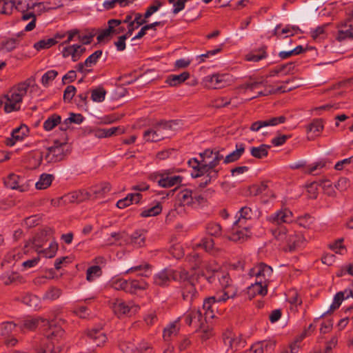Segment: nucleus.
I'll return each instance as SVG.
<instances>
[{
  "mask_svg": "<svg viewBox=\"0 0 353 353\" xmlns=\"http://www.w3.org/2000/svg\"><path fill=\"white\" fill-rule=\"evenodd\" d=\"M106 94L105 90L99 86L91 91V99L94 102L100 103L104 101Z\"/></svg>",
  "mask_w": 353,
  "mask_h": 353,
  "instance_id": "obj_45",
  "label": "nucleus"
},
{
  "mask_svg": "<svg viewBox=\"0 0 353 353\" xmlns=\"http://www.w3.org/2000/svg\"><path fill=\"white\" fill-rule=\"evenodd\" d=\"M28 132V128L25 125H21L14 129L12 132L11 137L6 139V145L10 147L13 146L17 141L23 140V138L27 136Z\"/></svg>",
  "mask_w": 353,
  "mask_h": 353,
  "instance_id": "obj_20",
  "label": "nucleus"
},
{
  "mask_svg": "<svg viewBox=\"0 0 353 353\" xmlns=\"http://www.w3.org/2000/svg\"><path fill=\"white\" fill-rule=\"evenodd\" d=\"M162 3L159 0H155L153 5L149 6L146 10L144 16L145 19H148L150 16H152L155 12L159 10V9L161 7Z\"/></svg>",
  "mask_w": 353,
  "mask_h": 353,
  "instance_id": "obj_62",
  "label": "nucleus"
},
{
  "mask_svg": "<svg viewBox=\"0 0 353 353\" xmlns=\"http://www.w3.org/2000/svg\"><path fill=\"white\" fill-rule=\"evenodd\" d=\"M77 89L73 85H68L63 92L64 101L70 102L76 94Z\"/></svg>",
  "mask_w": 353,
  "mask_h": 353,
  "instance_id": "obj_63",
  "label": "nucleus"
},
{
  "mask_svg": "<svg viewBox=\"0 0 353 353\" xmlns=\"http://www.w3.org/2000/svg\"><path fill=\"white\" fill-rule=\"evenodd\" d=\"M60 351V347H55L52 341L48 344L43 341L41 345L38 348L37 353H58Z\"/></svg>",
  "mask_w": 353,
  "mask_h": 353,
  "instance_id": "obj_47",
  "label": "nucleus"
},
{
  "mask_svg": "<svg viewBox=\"0 0 353 353\" xmlns=\"http://www.w3.org/2000/svg\"><path fill=\"white\" fill-rule=\"evenodd\" d=\"M37 87L34 77H30L14 85L8 94L3 95V98L7 100L4 105V111L10 113L20 110L23 98L27 94L28 90H34Z\"/></svg>",
  "mask_w": 353,
  "mask_h": 353,
  "instance_id": "obj_1",
  "label": "nucleus"
},
{
  "mask_svg": "<svg viewBox=\"0 0 353 353\" xmlns=\"http://www.w3.org/2000/svg\"><path fill=\"white\" fill-rule=\"evenodd\" d=\"M85 52V47L81 45L74 44L63 47L62 55L64 58L71 57L73 61H77Z\"/></svg>",
  "mask_w": 353,
  "mask_h": 353,
  "instance_id": "obj_19",
  "label": "nucleus"
},
{
  "mask_svg": "<svg viewBox=\"0 0 353 353\" xmlns=\"http://www.w3.org/2000/svg\"><path fill=\"white\" fill-rule=\"evenodd\" d=\"M41 323L44 325L45 323H48V321L39 316H28L23 321L22 328L28 330H34Z\"/></svg>",
  "mask_w": 353,
  "mask_h": 353,
  "instance_id": "obj_30",
  "label": "nucleus"
},
{
  "mask_svg": "<svg viewBox=\"0 0 353 353\" xmlns=\"http://www.w3.org/2000/svg\"><path fill=\"white\" fill-rule=\"evenodd\" d=\"M16 325L12 322H6L1 325V334L4 337V343L8 346H14L17 339L14 337Z\"/></svg>",
  "mask_w": 353,
  "mask_h": 353,
  "instance_id": "obj_12",
  "label": "nucleus"
},
{
  "mask_svg": "<svg viewBox=\"0 0 353 353\" xmlns=\"http://www.w3.org/2000/svg\"><path fill=\"white\" fill-rule=\"evenodd\" d=\"M346 39H353V19L341 24L338 31V39L339 41Z\"/></svg>",
  "mask_w": 353,
  "mask_h": 353,
  "instance_id": "obj_26",
  "label": "nucleus"
},
{
  "mask_svg": "<svg viewBox=\"0 0 353 353\" xmlns=\"http://www.w3.org/2000/svg\"><path fill=\"white\" fill-rule=\"evenodd\" d=\"M21 179H22L19 175L10 174L4 180V184L8 188L18 190L20 192H25L26 187L23 185H20Z\"/></svg>",
  "mask_w": 353,
  "mask_h": 353,
  "instance_id": "obj_25",
  "label": "nucleus"
},
{
  "mask_svg": "<svg viewBox=\"0 0 353 353\" xmlns=\"http://www.w3.org/2000/svg\"><path fill=\"white\" fill-rule=\"evenodd\" d=\"M294 68V63L290 62L286 64H283L277 66L274 70L270 72L269 77H274L279 73L287 74L293 70Z\"/></svg>",
  "mask_w": 353,
  "mask_h": 353,
  "instance_id": "obj_42",
  "label": "nucleus"
},
{
  "mask_svg": "<svg viewBox=\"0 0 353 353\" xmlns=\"http://www.w3.org/2000/svg\"><path fill=\"white\" fill-rule=\"evenodd\" d=\"M58 75V72L54 70L47 71L41 77V83L44 87H48Z\"/></svg>",
  "mask_w": 353,
  "mask_h": 353,
  "instance_id": "obj_52",
  "label": "nucleus"
},
{
  "mask_svg": "<svg viewBox=\"0 0 353 353\" xmlns=\"http://www.w3.org/2000/svg\"><path fill=\"white\" fill-rule=\"evenodd\" d=\"M267 288L268 283L256 280L254 283H252L248 288V293L264 296L268 292Z\"/></svg>",
  "mask_w": 353,
  "mask_h": 353,
  "instance_id": "obj_34",
  "label": "nucleus"
},
{
  "mask_svg": "<svg viewBox=\"0 0 353 353\" xmlns=\"http://www.w3.org/2000/svg\"><path fill=\"white\" fill-rule=\"evenodd\" d=\"M244 151H245V146H244L243 143H240L239 145H236V149L234 151H233L229 154H226V152H225V156L223 159V163L225 164H228V163H232V162L237 161L241 157V156L243 154Z\"/></svg>",
  "mask_w": 353,
  "mask_h": 353,
  "instance_id": "obj_31",
  "label": "nucleus"
},
{
  "mask_svg": "<svg viewBox=\"0 0 353 353\" xmlns=\"http://www.w3.org/2000/svg\"><path fill=\"white\" fill-rule=\"evenodd\" d=\"M176 123L174 121H161L157 123L151 129L145 130L143 138L146 141L157 142L172 135L175 130Z\"/></svg>",
  "mask_w": 353,
  "mask_h": 353,
  "instance_id": "obj_4",
  "label": "nucleus"
},
{
  "mask_svg": "<svg viewBox=\"0 0 353 353\" xmlns=\"http://www.w3.org/2000/svg\"><path fill=\"white\" fill-rule=\"evenodd\" d=\"M119 349L123 353H133L136 346L130 342L123 341L119 345Z\"/></svg>",
  "mask_w": 353,
  "mask_h": 353,
  "instance_id": "obj_64",
  "label": "nucleus"
},
{
  "mask_svg": "<svg viewBox=\"0 0 353 353\" xmlns=\"http://www.w3.org/2000/svg\"><path fill=\"white\" fill-rule=\"evenodd\" d=\"M110 304L114 314L119 317L126 314L131 315L139 309V307L132 302L125 303L119 299H112Z\"/></svg>",
  "mask_w": 353,
  "mask_h": 353,
  "instance_id": "obj_5",
  "label": "nucleus"
},
{
  "mask_svg": "<svg viewBox=\"0 0 353 353\" xmlns=\"http://www.w3.org/2000/svg\"><path fill=\"white\" fill-rule=\"evenodd\" d=\"M224 343H229L230 348L233 351L236 352L239 349L243 347L245 345V341L241 336L231 337L228 336L224 339Z\"/></svg>",
  "mask_w": 353,
  "mask_h": 353,
  "instance_id": "obj_33",
  "label": "nucleus"
},
{
  "mask_svg": "<svg viewBox=\"0 0 353 353\" xmlns=\"http://www.w3.org/2000/svg\"><path fill=\"white\" fill-rule=\"evenodd\" d=\"M190 78L188 72H183L180 74H170L166 78L165 83L170 86H177Z\"/></svg>",
  "mask_w": 353,
  "mask_h": 353,
  "instance_id": "obj_32",
  "label": "nucleus"
},
{
  "mask_svg": "<svg viewBox=\"0 0 353 353\" xmlns=\"http://www.w3.org/2000/svg\"><path fill=\"white\" fill-rule=\"evenodd\" d=\"M225 156V148L215 147L214 148L205 149L199 153L200 159L203 162L201 172H210L211 177H218L219 169L217 166L223 161Z\"/></svg>",
  "mask_w": 353,
  "mask_h": 353,
  "instance_id": "obj_3",
  "label": "nucleus"
},
{
  "mask_svg": "<svg viewBox=\"0 0 353 353\" xmlns=\"http://www.w3.org/2000/svg\"><path fill=\"white\" fill-rule=\"evenodd\" d=\"M128 280L123 279H116L111 281V287L117 290H123L125 292L127 288Z\"/></svg>",
  "mask_w": 353,
  "mask_h": 353,
  "instance_id": "obj_58",
  "label": "nucleus"
},
{
  "mask_svg": "<svg viewBox=\"0 0 353 353\" xmlns=\"http://www.w3.org/2000/svg\"><path fill=\"white\" fill-rule=\"evenodd\" d=\"M170 170L161 171L158 175L160 179L157 181L158 185L164 188H170L174 185H180L183 181V177L179 175H172Z\"/></svg>",
  "mask_w": 353,
  "mask_h": 353,
  "instance_id": "obj_9",
  "label": "nucleus"
},
{
  "mask_svg": "<svg viewBox=\"0 0 353 353\" xmlns=\"http://www.w3.org/2000/svg\"><path fill=\"white\" fill-rule=\"evenodd\" d=\"M267 57L266 47H261L257 52H252L246 55L248 61L258 62Z\"/></svg>",
  "mask_w": 353,
  "mask_h": 353,
  "instance_id": "obj_41",
  "label": "nucleus"
},
{
  "mask_svg": "<svg viewBox=\"0 0 353 353\" xmlns=\"http://www.w3.org/2000/svg\"><path fill=\"white\" fill-rule=\"evenodd\" d=\"M286 121V117L284 116H279L271 117L265 120H259L254 122L250 129L253 132H258L263 127L276 126L279 124L283 123Z\"/></svg>",
  "mask_w": 353,
  "mask_h": 353,
  "instance_id": "obj_15",
  "label": "nucleus"
},
{
  "mask_svg": "<svg viewBox=\"0 0 353 353\" xmlns=\"http://www.w3.org/2000/svg\"><path fill=\"white\" fill-rule=\"evenodd\" d=\"M21 19L23 21L30 20V22L26 25L24 30L26 32L32 31L36 26L37 16L34 13V10H27L24 12H21Z\"/></svg>",
  "mask_w": 353,
  "mask_h": 353,
  "instance_id": "obj_35",
  "label": "nucleus"
},
{
  "mask_svg": "<svg viewBox=\"0 0 353 353\" xmlns=\"http://www.w3.org/2000/svg\"><path fill=\"white\" fill-rule=\"evenodd\" d=\"M107 341L105 332L99 329L88 330L86 334V342L89 344H94L99 347L103 345Z\"/></svg>",
  "mask_w": 353,
  "mask_h": 353,
  "instance_id": "obj_18",
  "label": "nucleus"
},
{
  "mask_svg": "<svg viewBox=\"0 0 353 353\" xmlns=\"http://www.w3.org/2000/svg\"><path fill=\"white\" fill-rule=\"evenodd\" d=\"M185 323L191 325L194 324L196 326H200L201 323L203 322V316L200 310H196L194 308L189 310L183 315Z\"/></svg>",
  "mask_w": 353,
  "mask_h": 353,
  "instance_id": "obj_22",
  "label": "nucleus"
},
{
  "mask_svg": "<svg viewBox=\"0 0 353 353\" xmlns=\"http://www.w3.org/2000/svg\"><path fill=\"white\" fill-rule=\"evenodd\" d=\"M184 281L181 285V294L183 299L190 304L198 296V292L195 287L194 279H188V274L184 273Z\"/></svg>",
  "mask_w": 353,
  "mask_h": 353,
  "instance_id": "obj_7",
  "label": "nucleus"
},
{
  "mask_svg": "<svg viewBox=\"0 0 353 353\" xmlns=\"http://www.w3.org/2000/svg\"><path fill=\"white\" fill-rule=\"evenodd\" d=\"M216 303H221L220 296L216 294L214 296L205 299L203 301V309L205 310V319L213 318L214 314L212 306Z\"/></svg>",
  "mask_w": 353,
  "mask_h": 353,
  "instance_id": "obj_27",
  "label": "nucleus"
},
{
  "mask_svg": "<svg viewBox=\"0 0 353 353\" xmlns=\"http://www.w3.org/2000/svg\"><path fill=\"white\" fill-rule=\"evenodd\" d=\"M227 74H212L206 77L204 80L206 87L212 89H220L226 86L230 82V79H226Z\"/></svg>",
  "mask_w": 353,
  "mask_h": 353,
  "instance_id": "obj_14",
  "label": "nucleus"
},
{
  "mask_svg": "<svg viewBox=\"0 0 353 353\" xmlns=\"http://www.w3.org/2000/svg\"><path fill=\"white\" fill-rule=\"evenodd\" d=\"M102 50H98L93 52L92 54H90L84 61V65H86V67H92L94 65L99 59L102 55Z\"/></svg>",
  "mask_w": 353,
  "mask_h": 353,
  "instance_id": "obj_54",
  "label": "nucleus"
},
{
  "mask_svg": "<svg viewBox=\"0 0 353 353\" xmlns=\"http://www.w3.org/2000/svg\"><path fill=\"white\" fill-rule=\"evenodd\" d=\"M175 279V271L170 268H165L154 275L153 283L159 287H167Z\"/></svg>",
  "mask_w": 353,
  "mask_h": 353,
  "instance_id": "obj_11",
  "label": "nucleus"
},
{
  "mask_svg": "<svg viewBox=\"0 0 353 353\" xmlns=\"http://www.w3.org/2000/svg\"><path fill=\"white\" fill-rule=\"evenodd\" d=\"M254 212L251 208L248 206L242 207L236 213V220L234 222V227L245 225L247 220L252 218Z\"/></svg>",
  "mask_w": 353,
  "mask_h": 353,
  "instance_id": "obj_23",
  "label": "nucleus"
},
{
  "mask_svg": "<svg viewBox=\"0 0 353 353\" xmlns=\"http://www.w3.org/2000/svg\"><path fill=\"white\" fill-rule=\"evenodd\" d=\"M54 178V176L52 174L46 173L42 174L39 177V181L35 184L36 188L37 190L46 189L51 185Z\"/></svg>",
  "mask_w": 353,
  "mask_h": 353,
  "instance_id": "obj_36",
  "label": "nucleus"
},
{
  "mask_svg": "<svg viewBox=\"0 0 353 353\" xmlns=\"http://www.w3.org/2000/svg\"><path fill=\"white\" fill-rule=\"evenodd\" d=\"M303 236L295 232H288V238L285 246L283 249L285 251L292 252L294 251L297 248L300 247L303 243Z\"/></svg>",
  "mask_w": 353,
  "mask_h": 353,
  "instance_id": "obj_21",
  "label": "nucleus"
},
{
  "mask_svg": "<svg viewBox=\"0 0 353 353\" xmlns=\"http://www.w3.org/2000/svg\"><path fill=\"white\" fill-rule=\"evenodd\" d=\"M61 117L57 114L50 116L43 123V129L46 131H50L58 124L61 123Z\"/></svg>",
  "mask_w": 353,
  "mask_h": 353,
  "instance_id": "obj_39",
  "label": "nucleus"
},
{
  "mask_svg": "<svg viewBox=\"0 0 353 353\" xmlns=\"http://www.w3.org/2000/svg\"><path fill=\"white\" fill-rule=\"evenodd\" d=\"M14 9H15L14 0H0V13L9 15L12 13Z\"/></svg>",
  "mask_w": 353,
  "mask_h": 353,
  "instance_id": "obj_48",
  "label": "nucleus"
},
{
  "mask_svg": "<svg viewBox=\"0 0 353 353\" xmlns=\"http://www.w3.org/2000/svg\"><path fill=\"white\" fill-rule=\"evenodd\" d=\"M196 331L197 332L201 333V338L203 340L208 339L212 335L210 328L208 326L205 325L204 323H201L200 326L199 327V328L196 329Z\"/></svg>",
  "mask_w": 353,
  "mask_h": 353,
  "instance_id": "obj_59",
  "label": "nucleus"
},
{
  "mask_svg": "<svg viewBox=\"0 0 353 353\" xmlns=\"http://www.w3.org/2000/svg\"><path fill=\"white\" fill-rule=\"evenodd\" d=\"M161 210L162 207L159 203H158L153 207L143 210L140 215L142 217L154 216L159 214Z\"/></svg>",
  "mask_w": 353,
  "mask_h": 353,
  "instance_id": "obj_51",
  "label": "nucleus"
},
{
  "mask_svg": "<svg viewBox=\"0 0 353 353\" xmlns=\"http://www.w3.org/2000/svg\"><path fill=\"white\" fill-rule=\"evenodd\" d=\"M72 148L69 144L65 142L61 143L56 140L53 145L46 148V152H41L38 155L33 157L36 161L34 168H38L43 159L48 163L61 161L70 154Z\"/></svg>",
  "mask_w": 353,
  "mask_h": 353,
  "instance_id": "obj_2",
  "label": "nucleus"
},
{
  "mask_svg": "<svg viewBox=\"0 0 353 353\" xmlns=\"http://www.w3.org/2000/svg\"><path fill=\"white\" fill-rule=\"evenodd\" d=\"M343 300H344V294L342 293V292H339L336 293L334 297L333 303L330 305V309L326 312H325L321 316V317L325 316L327 314H329V313L333 312L334 310H336L337 308H339Z\"/></svg>",
  "mask_w": 353,
  "mask_h": 353,
  "instance_id": "obj_49",
  "label": "nucleus"
},
{
  "mask_svg": "<svg viewBox=\"0 0 353 353\" xmlns=\"http://www.w3.org/2000/svg\"><path fill=\"white\" fill-rule=\"evenodd\" d=\"M292 216L293 214L290 210L284 208L268 216L266 220L272 224L280 225L292 222Z\"/></svg>",
  "mask_w": 353,
  "mask_h": 353,
  "instance_id": "obj_13",
  "label": "nucleus"
},
{
  "mask_svg": "<svg viewBox=\"0 0 353 353\" xmlns=\"http://www.w3.org/2000/svg\"><path fill=\"white\" fill-rule=\"evenodd\" d=\"M272 272L273 270L270 265L261 263L250 270L249 275L250 276H255L256 281H259V282H265L268 283L271 278Z\"/></svg>",
  "mask_w": 353,
  "mask_h": 353,
  "instance_id": "obj_8",
  "label": "nucleus"
},
{
  "mask_svg": "<svg viewBox=\"0 0 353 353\" xmlns=\"http://www.w3.org/2000/svg\"><path fill=\"white\" fill-rule=\"evenodd\" d=\"M206 232L214 237H219L222 234V228L220 224L214 222H210L206 225Z\"/></svg>",
  "mask_w": 353,
  "mask_h": 353,
  "instance_id": "obj_43",
  "label": "nucleus"
},
{
  "mask_svg": "<svg viewBox=\"0 0 353 353\" xmlns=\"http://www.w3.org/2000/svg\"><path fill=\"white\" fill-rule=\"evenodd\" d=\"M319 185L322 187V188L324 190V191L328 196H334L335 195V191L332 186V183L330 180H328V179L321 180L319 183Z\"/></svg>",
  "mask_w": 353,
  "mask_h": 353,
  "instance_id": "obj_57",
  "label": "nucleus"
},
{
  "mask_svg": "<svg viewBox=\"0 0 353 353\" xmlns=\"http://www.w3.org/2000/svg\"><path fill=\"white\" fill-rule=\"evenodd\" d=\"M270 145L266 144H261L259 147H252L250 148V153L252 157L256 159H263L268 156V149Z\"/></svg>",
  "mask_w": 353,
  "mask_h": 353,
  "instance_id": "obj_38",
  "label": "nucleus"
},
{
  "mask_svg": "<svg viewBox=\"0 0 353 353\" xmlns=\"http://www.w3.org/2000/svg\"><path fill=\"white\" fill-rule=\"evenodd\" d=\"M272 234L277 241L281 243V245H283V247L285 246L288 238V233L285 228H280L274 230H272Z\"/></svg>",
  "mask_w": 353,
  "mask_h": 353,
  "instance_id": "obj_46",
  "label": "nucleus"
},
{
  "mask_svg": "<svg viewBox=\"0 0 353 353\" xmlns=\"http://www.w3.org/2000/svg\"><path fill=\"white\" fill-rule=\"evenodd\" d=\"M323 128V125L321 119L314 120L308 126L307 131L315 132H320Z\"/></svg>",
  "mask_w": 353,
  "mask_h": 353,
  "instance_id": "obj_60",
  "label": "nucleus"
},
{
  "mask_svg": "<svg viewBox=\"0 0 353 353\" xmlns=\"http://www.w3.org/2000/svg\"><path fill=\"white\" fill-rule=\"evenodd\" d=\"M250 231L248 227L243 226L234 227V224L231 230V234L228 236V239L234 242L242 243L250 236Z\"/></svg>",
  "mask_w": 353,
  "mask_h": 353,
  "instance_id": "obj_16",
  "label": "nucleus"
},
{
  "mask_svg": "<svg viewBox=\"0 0 353 353\" xmlns=\"http://www.w3.org/2000/svg\"><path fill=\"white\" fill-rule=\"evenodd\" d=\"M15 10L20 12L34 10L35 7L40 6L41 3L37 0H14Z\"/></svg>",
  "mask_w": 353,
  "mask_h": 353,
  "instance_id": "obj_29",
  "label": "nucleus"
},
{
  "mask_svg": "<svg viewBox=\"0 0 353 353\" xmlns=\"http://www.w3.org/2000/svg\"><path fill=\"white\" fill-rule=\"evenodd\" d=\"M192 191L189 189H183L181 190L176 195L177 202L174 204V208L172 209L168 215L174 216L175 212L179 214L181 212L179 208L183 206H192Z\"/></svg>",
  "mask_w": 353,
  "mask_h": 353,
  "instance_id": "obj_6",
  "label": "nucleus"
},
{
  "mask_svg": "<svg viewBox=\"0 0 353 353\" xmlns=\"http://www.w3.org/2000/svg\"><path fill=\"white\" fill-rule=\"evenodd\" d=\"M220 266L215 261H210L204 265L203 269L198 274L199 279H203L210 283L216 280Z\"/></svg>",
  "mask_w": 353,
  "mask_h": 353,
  "instance_id": "obj_10",
  "label": "nucleus"
},
{
  "mask_svg": "<svg viewBox=\"0 0 353 353\" xmlns=\"http://www.w3.org/2000/svg\"><path fill=\"white\" fill-rule=\"evenodd\" d=\"M101 269L99 265L91 266L86 271V279L92 281L96 277L101 276Z\"/></svg>",
  "mask_w": 353,
  "mask_h": 353,
  "instance_id": "obj_50",
  "label": "nucleus"
},
{
  "mask_svg": "<svg viewBox=\"0 0 353 353\" xmlns=\"http://www.w3.org/2000/svg\"><path fill=\"white\" fill-rule=\"evenodd\" d=\"M188 165L194 170L195 174L192 173V176L194 178L200 177L205 175L206 172H201V168L203 167L202 159L198 160L196 158L191 159L188 162Z\"/></svg>",
  "mask_w": 353,
  "mask_h": 353,
  "instance_id": "obj_37",
  "label": "nucleus"
},
{
  "mask_svg": "<svg viewBox=\"0 0 353 353\" xmlns=\"http://www.w3.org/2000/svg\"><path fill=\"white\" fill-rule=\"evenodd\" d=\"M58 250V245L55 242H52L47 249L38 251V252L43 253L46 258H52L55 256Z\"/></svg>",
  "mask_w": 353,
  "mask_h": 353,
  "instance_id": "obj_55",
  "label": "nucleus"
},
{
  "mask_svg": "<svg viewBox=\"0 0 353 353\" xmlns=\"http://www.w3.org/2000/svg\"><path fill=\"white\" fill-rule=\"evenodd\" d=\"M48 325V328L45 331V336L46 339L43 341L46 343V341H58L60 338H61L64 334V330L59 325H57L54 321L49 322L48 323H45L43 326Z\"/></svg>",
  "mask_w": 353,
  "mask_h": 353,
  "instance_id": "obj_17",
  "label": "nucleus"
},
{
  "mask_svg": "<svg viewBox=\"0 0 353 353\" xmlns=\"http://www.w3.org/2000/svg\"><path fill=\"white\" fill-rule=\"evenodd\" d=\"M57 43H58V41H57L55 39L49 38L38 41L34 44V46L37 50H40L41 49L49 48L51 46L55 45Z\"/></svg>",
  "mask_w": 353,
  "mask_h": 353,
  "instance_id": "obj_53",
  "label": "nucleus"
},
{
  "mask_svg": "<svg viewBox=\"0 0 353 353\" xmlns=\"http://www.w3.org/2000/svg\"><path fill=\"white\" fill-rule=\"evenodd\" d=\"M145 236L143 230H136L131 236V243L140 248L143 246Z\"/></svg>",
  "mask_w": 353,
  "mask_h": 353,
  "instance_id": "obj_44",
  "label": "nucleus"
},
{
  "mask_svg": "<svg viewBox=\"0 0 353 353\" xmlns=\"http://www.w3.org/2000/svg\"><path fill=\"white\" fill-rule=\"evenodd\" d=\"M179 331V326L177 321L169 324L163 330V337L165 341H169L172 336H175Z\"/></svg>",
  "mask_w": 353,
  "mask_h": 353,
  "instance_id": "obj_40",
  "label": "nucleus"
},
{
  "mask_svg": "<svg viewBox=\"0 0 353 353\" xmlns=\"http://www.w3.org/2000/svg\"><path fill=\"white\" fill-rule=\"evenodd\" d=\"M61 295V290L57 288H50L43 295V299L53 301Z\"/></svg>",
  "mask_w": 353,
  "mask_h": 353,
  "instance_id": "obj_56",
  "label": "nucleus"
},
{
  "mask_svg": "<svg viewBox=\"0 0 353 353\" xmlns=\"http://www.w3.org/2000/svg\"><path fill=\"white\" fill-rule=\"evenodd\" d=\"M148 287V283L143 279H128L125 292L130 294H136L138 291L144 290Z\"/></svg>",
  "mask_w": 353,
  "mask_h": 353,
  "instance_id": "obj_24",
  "label": "nucleus"
},
{
  "mask_svg": "<svg viewBox=\"0 0 353 353\" xmlns=\"http://www.w3.org/2000/svg\"><path fill=\"white\" fill-rule=\"evenodd\" d=\"M88 198V193L83 191L74 192L70 195V201L80 203Z\"/></svg>",
  "mask_w": 353,
  "mask_h": 353,
  "instance_id": "obj_61",
  "label": "nucleus"
},
{
  "mask_svg": "<svg viewBox=\"0 0 353 353\" xmlns=\"http://www.w3.org/2000/svg\"><path fill=\"white\" fill-rule=\"evenodd\" d=\"M238 290L232 284H226L223 288L222 290L217 292L216 295L220 296L221 302H225L228 299H234L237 295Z\"/></svg>",
  "mask_w": 353,
  "mask_h": 353,
  "instance_id": "obj_28",
  "label": "nucleus"
}]
</instances>
